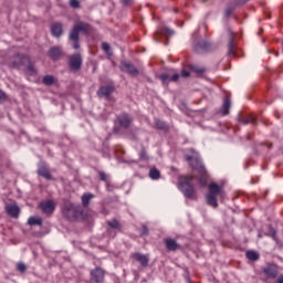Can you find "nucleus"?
<instances>
[{"label":"nucleus","instance_id":"f257e3e1","mask_svg":"<svg viewBox=\"0 0 283 283\" xmlns=\"http://www.w3.org/2000/svg\"><path fill=\"white\" fill-rule=\"evenodd\" d=\"M81 32H83V34H90V32H92V25L83 21L75 22L73 29L69 34V39L70 41H72L74 50L81 49V43L78 42Z\"/></svg>","mask_w":283,"mask_h":283},{"label":"nucleus","instance_id":"f03ea898","mask_svg":"<svg viewBox=\"0 0 283 283\" xmlns=\"http://www.w3.org/2000/svg\"><path fill=\"white\" fill-rule=\"evenodd\" d=\"M178 189L189 200H198L196 188H193V177H181L178 184Z\"/></svg>","mask_w":283,"mask_h":283},{"label":"nucleus","instance_id":"7ed1b4c3","mask_svg":"<svg viewBox=\"0 0 283 283\" xmlns=\"http://www.w3.org/2000/svg\"><path fill=\"white\" fill-rule=\"evenodd\" d=\"M218 196H224V190L218 184L212 182L208 186V193L206 195L207 205L218 209Z\"/></svg>","mask_w":283,"mask_h":283},{"label":"nucleus","instance_id":"20e7f679","mask_svg":"<svg viewBox=\"0 0 283 283\" xmlns=\"http://www.w3.org/2000/svg\"><path fill=\"white\" fill-rule=\"evenodd\" d=\"M262 273L268 280H275L280 275V266L275 263H268L262 268Z\"/></svg>","mask_w":283,"mask_h":283},{"label":"nucleus","instance_id":"39448f33","mask_svg":"<svg viewBox=\"0 0 283 283\" xmlns=\"http://www.w3.org/2000/svg\"><path fill=\"white\" fill-rule=\"evenodd\" d=\"M62 213L66 220H70V222H74V220L78 218V210L74 203H66L62 209Z\"/></svg>","mask_w":283,"mask_h":283},{"label":"nucleus","instance_id":"423d86ee","mask_svg":"<svg viewBox=\"0 0 283 283\" xmlns=\"http://www.w3.org/2000/svg\"><path fill=\"white\" fill-rule=\"evenodd\" d=\"M38 208L45 213V216H52L56 211V202L52 199L43 200L39 203Z\"/></svg>","mask_w":283,"mask_h":283},{"label":"nucleus","instance_id":"0eeeda50","mask_svg":"<svg viewBox=\"0 0 283 283\" xmlns=\"http://www.w3.org/2000/svg\"><path fill=\"white\" fill-rule=\"evenodd\" d=\"M105 275H107V271L101 266H96L95 269L90 271L91 281L94 283H104Z\"/></svg>","mask_w":283,"mask_h":283},{"label":"nucleus","instance_id":"6e6552de","mask_svg":"<svg viewBox=\"0 0 283 283\" xmlns=\"http://www.w3.org/2000/svg\"><path fill=\"white\" fill-rule=\"evenodd\" d=\"M116 123L119 125V127H123V129H129V127H132V123H134V119L129 116V114L122 113L116 117Z\"/></svg>","mask_w":283,"mask_h":283},{"label":"nucleus","instance_id":"1a4fd4ad","mask_svg":"<svg viewBox=\"0 0 283 283\" xmlns=\"http://www.w3.org/2000/svg\"><path fill=\"white\" fill-rule=\"evenodd\" d=\"M82 65H83V57H81V54H74L69 57V67L73 72H78Z\"/></svg>","mask_w":283,"mask_h":283},{"label":"nucleus","instance_id":"9d476101","mask_svg":"<svg viewBox=\"0 0 283 283\" xmlns=\"http://www.w3.org/2000/svg\"><path fill=\"white\" fill-rule=\"evenodd\" d=\"M193 50L196 54H207V52H211V42L201 40L195 44Z\"/></svg>","mask_w":283,"mask_h":283},{"label":"nucleus","instance_id":"9b49d317","mask_svg":"<svg viewBox=\"0 0 283 283\" xmlns=\"http://www.w3.org/2000/svg\"><path fill=\"white\" fill-rule=\"evenodd\" d=\"M28 63H30V56L23 55V54H18L15 55L12 61H11V66L15 67L19 70V67L25 66Z\"/></svg>","mask_w":283,"mask_h":283},{"label":"nucleus","instance_id":"f8f14e48","mask_svg":"<svg viewBox=\"0 0 283 283\" xmlns=\"http://www.w3.org/2000/svg\"><path fill=\"white\" fill-rule=\"evenodd\" d=\"M164 244L167 249V251H180L182 249V245H180V243H178V241H176V239H171V238H166L164 240Z\"/></svg>","mask_w":283,"mask_h":283},{"label":"nucleus","instance_id":"ddd939ff","mask_svg":"<svg viewBox=\"0 0 283 283\" xmlns=\"http://www.w3.org/2000/svg\"><path fill=\"white\" fill-rule=\"evenodd\" d=\"M132 258L136 260L143 266V269H147L149 266V255L143 254L140 252H135L132 254Z\"/></svg>","mask_w":283,"mask_h":283},{"label":"nucleus","instance_id":"4468645a","mask_svg":"<svg viewBox=\"0 0 283 283\" xmlns=\"http://www.w3.org/2000/svg\"><path fill=\"white\" fill-rule=\"evenodd\" d=\"M46 54L51 61H59L63 56V50L60 46H52Z\"/></svg>","mask_w":283,"mask_h":283},{"label":"nucleus","instance_id":"2eb2a0df","mask_svg":"<svg viewBox=\"0 0 283 283\" xmlns=\"http://www.w3.org/2000/svg\"><path fill=\"white\" fill-rule=\"evenodd\" d=\"M38 175H40L45 180H52V174L45 164H41L38 168Z\"/></svg>","mask_w":283,"mask_h":283},{"label":"nucleus","instance_id":"dca6fc26","mask_svg":"<svg viewBox=\"0 0 283 283\" xmlns=\"http://www.w3.org/2000/svg\"><path fill=\"white\" fill-rule=\"evenodd\" d=\"M6 212L10 218H19V213H21V209L17 205H8L6 207Z\"/></svg>","mask_w":283,"mask_h":283},{"label":"nucleus","instance_id":"f3484780","mask_svg":"<svg viewBox=\"0 0 283 283\" xmlns=\"http://www.w3.org/2000/svg\"><path fill=\"white\" fill-rule=\"evenodd\" d=\"M188 70H190V72H193V74H197V76H202L207 73V67L198 64H189Z\"/></svg>","mask_w":283,"mask_h":283},{"label":"nucleus","instance_id":"a211bd4d","mask_svg":"<svg viewBox=\"0 0 283 283\" xmlns=\"http://www.w3.org/2000/svg\"><path fill=\"white\" fill-rule=\"evenodd\" d=\"M113 92H114V86L112 85L102 86L97 92V96H104L105 98H109Z\"/></svg>","mask_w":283,"mask_h":283},{"label":"nucleus","instance_id":"6ab92c4d","mask_svg":"<svg viewBox=\"0 0 283 283\" xmlns=\"http://www.w3.org/2000/svg\"><path fill=\"white\" fill-rule=\"evenodd\" d=\"M229 109H231V98L229 96L224 97L222 107L220 109L221 116L229 115Z\"/></svg>","mask_w":283,"mask_h":283},{"label":"nucleus","instance_id":"aec40b11","mask_svg":"<svg viewBox=\"0 0 283 283\" xmlns=\"http://www.w3.org/2000/svg\"><path fill=\"white\" fill-rule=\"evenodd\" d=\"M123 67L125 69V72H127V74H130V76H138V69H136L134 64L129 62H124Z\"/></svg>","mask_w":283,"mask_h":283},{"label":"nucleus","instance_id":"412c9836","mask_svg":"<svg viewBox=\"0 0 283 283\" xmlns=\"http://www.w3.org/2000/svg\"><path fill=\"white\" fill-rule=\"evenodd\" d=\"M51 32L53 34V36H61V34H63V24L55 22L51 25Z\"/></svg>","mask_w":283,"mask_h":283},{"label":"nucleus","instance_id":"4be33fe9","mask_svg":"<svg viewBox=\"0 0 283 283\" xmlns=\"http://www.w3.org/2000/svg\"><path fill=\"white\" fill-rule=\"evenodd\" d=\"M28 224H30V227H43V219H41V217H30L28 219Z\"/></svg>","mask_w":283,"mask_h":283},{"label":"nucleus","instance_id":"5701e85b","mask_svg":"<svg viewBox=\"0 0 283 283\" xmlns=\"http://www.w3.org/2000/svg\"><path fill=\"white\" fill-rule=\"evenodd\" d=\"M148 176L150 180H160V170L156 167L150 168Z\"/></svg>","mask_w":283,"mask_h":283},{"label":"nucleus","instance_id":"b1692460","mask_svg":"<svg viewBox=\"0 0 283 283\" xmlns=\"http://www.w3.org/2000/svg\"><path fill=\"white\" fill-rule=\"evenodd\" d=\"M107 224L111 229H116L117 231H123V224H120V221H118L117 219L107 221Z\"/></svg>","mask_w":283,"mask_h":283},{"label":"nucleus","instance_id":"393cba45","mask_svg":"<svg viewBox=\"0 0 283 283\" xmlns=\"http://www.w3.org/2000/svg\"><path fill=\"white\" fill-rule=\"evenodd\" d=\"M245 258L251 262H258V260H260V254L253 250H250L245 253Z\"/></svg>","mask_w":283,"mask_h":283},{"label":"nucleus","instance_id":"a878e982","mask_svg":"<svg viewBox=\"0 0 283 283\" xmlns=\"http://www.w3.org/2000/svg\"><path fill=\"white\" fill-rule=\"evenodd\" d=\"M94 198V195L91 192H86L82 195V205L83 207H90V201Z\"/></svg>","mask_w":283,"mask_h":283},{"label":"nucleus","instance_id":"bb28decb","mask_svg":"<svg viewBox=\"0 0 283 283\" xmlns=\"http://www.w3.org/2000/svg\"><path fill=\"white\" fill-rule=\"evenodd\" d=\"M24 67H27L28 72H29V74H31V76H34V74H36V69L34 67L32 60L29 59V62H27V65H24Z\"/></svg>","mask_w":283,"mask_h":283},{"label":"nucleus","instance_id":"cd10ccee","mask_svg":"<svg viewBox=\"0 0 283 283\" xmlns=\"http://www.w3.org/2000/svg\"><path fill=\"white\" fill-rule=\"evenodd\" d=\"M239 123H241V125H249V123H255V118L251 115L247 117H240Z\"/></svg>","mask_w":283,"mask_h":283},{"label":"nucleus","instance_id":"c85d7f7f","mask_svg":"<svg viewBox=\"0 0 283 283\" xmlns=\"http://www.w3.org/2000/svg\"><path fill=\"white\" fill-rule=\"evenodd\" d=\"M235 40L233 36L230 38L229 44H228V54H235Z\"/></svg>","mask_w":283,"mask_h":283},{"label":"nucleus","instance_id":"c756f323","mask_svg":"<svg viewBox=\"0 0 283 283\" xmlns=\"http://www.w3.org/2000/svg\"><path fill=\"white\" fill-rule=\"evenodd\" d=\"M43 85H46L50 87L51 85H54V76L52 75H45L42 80Z\"/></svg>","mask_w":283,"mask_h":283},{"label":"nucleus","instance_id":"7c9ffc66","mask_svg":"<svg viewBox=\"0 0 283 283\" xmlns=\"http://www.w3.org/2000/svg\"><path fill=\"white\" fill-rule=\"evenodd\" d=\"M233 10H235V6L229 4L224 11L226 17L227 18L231 17V14H233Z\"/></svg>","mask_w":283,"mask_h":283},{"label":"nucleus","instance_id":"2f4dec72","mask_svg":"<svg viewBox=\"0 0 283 283\" xmlns=\"http://www.w3.org/2000/svg\"><path fill=\"white\" fill-rule=\"evenodd\" d=\"M139 158L140 160H149V155H147V150L145 148L139 151Z\"/></svg>","mask_w":283,"mask_h":283},{"label":"nucleus","instance_id":"473e14b6","mask_svg":"<svg viewBox=\"0 0 283 283\" xmlns=\"http://www.w3.org/2000/svg\"><path fill=\"white\" fill-rule=\"evenodd\" d=\"M266 235L272 238V240H277V232L273 228L270 229V231H269V233H266Z\"/></svg>","mask_w":283,"mask_h":283},{"label":"nucleus","instance_id":"72a5a7b5","mask_svg":"<svg viewBox=\"0 0 283 283\" xmlns=\"http://www.w3.org/2000/svg\"><path fill=\"white\" fill-rule=\"evenodd\" d=\"M17 270L20 272V273H25V271H28V266L24 265V263H18L17 264Z\"/></svg>","mask_w":283,"mask_h":283},{"label":"nucleus","instance_id":"f704fd0d","mask_svg":"<svg viewBox=\"0 0 283 283\" xmlns=\"http://www.w3.org/2000/svg\"><path fill=\"white\" fill-rule=\"evenodd\" d=\"M69 3L71 8H74V9L81 8V2H78V0H70Z\"/></svg>","mask_w":283,"mask_h":283},{"label":"nucleus","instance_id":"c9c22d12","mask_svg":"<svg viewBox=\"0 0 283 283\" xmlns=\"http://www.w3.org/2000/svg\"><path fill=\"white\" fill-rule=\"evenodd\" d=\"M6 101H8V95L0 90V103H6Z\"/></svg>","mask_w":283,"mask_h":283},{"label":"nucleus","instance_id":"e433bc0d","mask_svg":"<svg viewBox=\"0 0 283 283\" xmlns=\"http://www.w3.org/2000/svg\"><path fill=\"white\" fill-rule=\"evenodd\" d=\"M98 176H99V180H102L103 182L107 181V174L99 171Z\"/></svg>","mask_w":283,"mask_h":283},{"label":"nucleus","instance_id":"4c0bfd02","mask_svg":"<svg viewBox=\"0 0 283 283\" xmlns=\"http://www.w3.org/2000/svg\"><path fill=\"white\" fill-rule=\"evenodd\" d=\"M149 229H147V226H143L140 229V235H148Z\"/></svg>","mask_w":283,"mask_h":283},{"label":"nucleus","instance_id":"58836bf2","mask_svg":"<svg viewBox=\"0 0 283 283\" xmlns=\"http://www.w3.org/2000/svg\"><path fill=\"white\" fill-rule=\"evenodd\" d=\"M159 78H160V81H163L164 83L166 82V81H170V77H169V75L168 74H161L160 76H159Z\"/></svg>","mask_w":283,"mask_h":283},{"label":"nucleus","instance_id":"ea45409f","mask_svg":"<svg viewBox=\"0 0 283 283\" xmlns=\"http://www.w3.org/2000/svg\"><path fill=\"white\" fill-rule=\"evenodd\" d=\"M102 50H104V52H109V44L107 42H103Z\"/></svg>","mask_w":283,"mask_h":283},{"label":"nucleus","instance_id":"a19ab883","mask_svg":"<svg viewBox=\"0 0 283 283\" xmlns=\"http://www.w3.org/2000/svg\"><path fill=\"white\" fill-rule=\"evenodd\" d=\"M123 6H133L134 0H122Z\"/></svg>","mask_w":283,"mask_h":283},{"label":"nucleus","instance_id":"79ce46f5","mask_svg":"<svg viewBox=\"0 0 283 283\" xmlns=\"http://www.w3.org/2000/svg\"><path fill=\"white\" fill-rule=\"evenodd\" d=\"M181 76H182V78H187L188 76H190V73L186 70H182L181 71Z\"/></svg>","mask_w":283,"mask_h":283},{"label":"nucleus","instance_id":"37998d69","mask_svg":"<svg viewBox=\"0 0 283 283\" xmlns=\"http://www.w3.org/2000/svg\"><path fill=\"white\" fill-rule=\"evenodd\" d=\"M178 78H180V75L178 73L174 74L171 77H170V81H178Z\"/></svg>","mask_w":283,"mask_h":283},{"label":"nucleus","instance_id":"c03bdc74","mask_svg":"<svg viewBox=\"0 0 283 283\" xmlns=\"http://www.w3.org/2000/svg\"><path fill=\"white\" fill-rule=\"evenodd\" d=\"M156 125L159 129H165V124L164 123L157 122Z\"/></svg>","mask_w":283,"mask_h":283},{"label":"nucleus","instance_id":"a18cd8bd","mask_svg":"<svg viewBox=\"0 0 283 283\" xmlns=\"http://www.w3.org/2000/svg\"><path fill=\"white\" fill-rule=\"evenodd\" d=\"M275 280L276 283H283V274L279 275Z\"/></svg>","mask_w":283,"mask_h":283},{"label":"nucleus","instance_id":"49530a36","mask_svg":"<svg viewBox=\"0 0 283 283\" xmlns=\"http://www.w3.org/2000/svg\"><path fill=\"white\" fill-rule=\"evenodd\" d=\"M207 185V181H201V187H205Z\"/></svg>","mask_w":283,"mask_h":283},{"label":"nucleus","instance_id":"de8ad7c7","mask_svg":"<svg viewBox=\"0 0 283 283\" xmlns=\"http://www.w3.org/2000/svg\"><path fill=\"white\" fill-rule=\"evenodd\" d=\"M186 160H191V156H186Z\"/></svg>","mask_w":283,"mask_h":283},{"label":"nucleus","instance_id":"09e8293b","mask_svg":"<svg viewBox=\"0 0 283 283\" xmlns=\"http://www.w3.org/2000/svg\"><path fill=\"white\" fill-rule=\"evenodd\" d=\"M249 0H240V3H247Z\"/></svg>","mask_w":283,"mask_h":283}]
</instances>
